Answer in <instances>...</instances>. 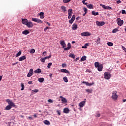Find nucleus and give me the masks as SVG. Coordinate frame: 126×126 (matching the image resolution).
Instances as JSON below:
<instances>
[{
	"instance_id": "obj_40",
	"label": "nucleus",
	"mask_w": 126,
	"mask_h": 126,
	"mask_svg": "<svg viewBox=\"0 0 126 126\" xmlns=\"http://www.w3.org/2000/svg\"><path fill=\"white\" fill-rule=\"evenodd\" d=\"M30 53L31 54H34V53H35V49H32L30 51Z\"/></svg>"
},
{
	"instance_id": "obj_4",
	"label": "nucleus",
	"mask_w": 126,
	"mask_h": 126,
	"mask_svg": "<svg viewBox=\"0 0 126 126\" xmlns=\"http://www.w3.org/2000/svg\"><path fill=\"white\" fill-rule=\"evenodd\" d=\"M104 78L105 79L109 80L111 78V74L108 72L104 73Z\"/></svg>"
},
{
	"instance_id": "obj_3",
	"label": "nucleus",
	"mask_w": 126,
	"mask_h": 126,
	"mask_svg": "<svg viewBox=\"0 0 126 126\" xmlns=\"http://www.w3.org/2000/svg\"><path fill=\"white\" fill-rule=\"evenodd\" d=\"M116 21L119 26H122L124 24V20H121V18H117Z\"/></svg>"
},
{
	"instance_id": "obj_30",
	"label": "nucleus",
	"mask_w": 126,
	"mask_h": 126,
	"mask_svg": "<svg viewBox=\"0 0 126 126\" xmlns=\"http://www.w3.org/2000/svg\"><path fill=\"white\" fill-rule=\"evenodd\" d=\"M38 80L39 82H40L41 83L44 82V78H39L38 79Z\"/></svg>"
},
{
	"instance_id": "obj_31",
	"label": "nucleus",
	"mask_w": 126,
	"mask_h": 126,
	"mask_svg": "<svg viewBox=\"0 0 126 126\" xmlns=\"http://www.w3.org/2000/svg\"><path fill=\"white\" fill-rule=\"evenodd\" d=\"M39 15L41 19H43L44 18V12H40L39 14Z\"/></svg>"
},
{
	"instance_id": "obj_52",
	"label": "nucleus",
	"mask_w": 126,
	"mask_h": 126,
	"mask_svg": "<svg viewBox=\"0 0 126 126\" xmlns=\"http://www.w3.org/2000/svg\"><path fill=\"white\" fill-rule=\"evenodd\" d=\"M100 116H101V115L100 114V113H98L96 115L95 117H97L98 118H99L100 117Z\"/></svg>"
},
{
	"instance_id": "obj_43",
	"label": "nucleus",
	"mask_w": 126,
	"mask_h": 126,
	"mask_svg": "<svg viewBox=\"0 0 126 126\" xmlns=\"http://www.w3.org/2000/svg\"><path fill=\"white\" fill-rule=\"evenodd\" d=\"M52 58V56L50 55L49 56H46L44 57L45 60L49 59L50 58Z\"/></svg>"
},
{
	"instance_id": "obj_49",
	"label": "nucleus",
	"mask_w": 126,
	"mask_h": 126,
	"mask_svg": "<svg viewBox=\"0 0 126 126\" xmlns=\"http://www.w3.org/2000/svg\"><path fill=\"white\" fill-rule=\"evenodd\" d=\"M32 92H34V93H37L39 92V90H37V89L33 90H32Z\"/></svg>"
},
{
	"instance_id": "obj_41",
	"label": "nucleus",
	"mask_w": 126,
	"mask_h": 126,
	"mask_svg": "<svg viewBox=\"0 0 126 126\" xmlns=\"http://www.w3.org/2000/svg\"><path fill=\"white\" fill-rule=\"evenodd\" d=\"M87 46H88V43L85 44L84 46L82 47V49H87Z\"/></svg>"
},
{
	"instance_id": "obj_60",
	"label": "nucleus",
	"mask_w": 126,
	"mask_h": 126,
	"mask_svg": "<svg viewBox=\"0 0 126 126\" xmlns=\"http://www.w3.org/2000/svg\"><path fill=\"white\" fill-rule=\"evenodd\" d=\"M48 29H49V27H47L46 28H44V31L45 32H46V30H48Z\"/></svg>"
},
{
	"instance_id": "obj_62",
	"label": "nucleus",
	"mask_w": 126,
	"mask_h": 126,
	"mask_svg": "<svg viewBox=\"0 0 126 126\" xmlns=\"http://www.w3.org/2000/svg\"><path fill=\"white\" fill-rule=\"evenodd\" d=\"M70 18H71V15H68V19H70Z\"/></svg>"
},
{
	"instance_id": "obj_18",
	"label": "nucleus",
	"mask_w": 126,
	"mask_h": 126,
	"mask_svg": "<svg viewBox=\"0 0 126 126\" xmlns=\"http://www.w3.org/2000/svg\"><path fill=\"white\" fill-rule=\"evenodd\" d=\"M60 44L62 46L63 48H65V47L66 46V44H65V42L64 41H60Z\"/></svg>"
},
{
	"instance_id": "obj_45",
	"label": "nucleus",
	"mask_w": 126,
	"mask_h": 126,
	"mask_svg": "<svg viewBox=\"0 0 126 126\" xmlns=\"http://www.w3.org/2000/svg\"><path fill=\"white\" fill-rule=\"evenodd\" d=\"M117 32H118V30H117V29H114L112 31V33H117Z\"/></svg>"
},
{
	"instance_id": "obj_56",
	"label": "nucleus",
	"mask_w": 126,
	"mask_h": 126,
	"mask_svg": "<svg viewBox=\"0 0 126 126\" xmlns=\"http://www.w3.org/2000/svg\"><path fill=\"white\" fill-rule=\"evenodd\" d=\"M57 112L59 116H61V111H60L59 110H58Z\"/></svg>"
},
{
	"instance_id": "obj_42",
	"label": "nucleus",
	"mask_w": 126,
	"mask_h": 126,
	"mask_svg": "<svg viewBox=\"0 0 126 126\" xmlns=\"http://www.w3.org/2000/svg\"><path fill=\"white\" fill-rule=\"evenodd\" d=\"M71 0H63V2L64 3H67V2H69Z\"/></svg>"
},
{
	"instance_id": "obj_35",
	"label": "nucleus",
	"mask_w": 126,
	"mask_h": 126,
	"mask_svg": "<svg viewBox=\"0 0 126 126\" xmlns=\"http://www.w3.org/2000/svg\"><path fill=\"white\" fill-rule=\"evenodd\" d=\"M86 92H88V93H92V89H88L86 90Z\"/></svg>"
},
{
	"instance_id": "obj_5",
	"label": "nucleus",
	"mask_w": 126,
	"mask_h": 126,
	"mask_svg": "<svg viewBox=\"0 0 126 126\" xmlns=\"http://www.w3.org/2000/svg\"><path fill=\"white\" fill-rule=\"evenodd\" d=\"M81 36H83V37H86L87 36H90L91 35V33H89L88 32H82L81 33Z\"/></svg>"
},
{
	"instance_id": "obj_24",
	"label": "nucleus",
	"mask_w": 126,
	"mask_h": 126,
	"mask_svg": "<svg viewBox=\"0 0 126 126\" xmlns=\"http://www.w3.org/2000/svg\"><path fill=\"white\" fill-rule=\"evenodd\" d=\"M92 14L94 16H96V15H99V12H96L94 11H93L92 12Z\"/></svg>"
},
{
	"instance_id": "obj_34",
	"label": "nucleus",
	"mask_w": 126,
	"mask_h": 126,
	"mask_svg": "<svg viewBox=\"0 0 126 126\" xmlns=\"http://www.w3.org/2000/svg\"><path fill=\"white\" fill-rule=\"evenodd\" d=\"M100 64H99V62H95L94 63V66L95 67H99Z\"/></svg>"
},
{
	"instance_id": "obj_37",
	"label": "nucleus",
	"mask_w": 126,
	"mask_h": 126,
	"mask_svg": "<svg viewBox=\"0 0 126 126\" xmlns=\"http://www.w3.org/2000/svg\"><path fill=\"white\" fill-rule=\"evenodd\" d=\"M21 53H22L21 51L20 50L19 52L16 55V58H17V57H19V56L21 55Z\"/></svg>"
},
{
	"instance_id": "obj_55",
	"label": "nucleus",
	"mask_w": 126,
	"mask_h": 126,
	"mask_svg": "<svg viewBox=\"0 0 126 126\" xmlns=\"http://www.w3.org/2000/svg\"><path fill=\"white\" fill-rule=\"evenodd\" d=\"M65 66H66V63H63L62 64V67H65Z\"/></svg>"
},
{
	"instance_id": "obj_54",
	"label": "nucleus",
	"mask_w": 126,
	"mask_h": 126,
	"mask_svg": "<svg viewBox=\"0 0 126 126\" xmlns=\"http://www.w3.org/2000/svg\"><path fill=\"white\" fill-rule=\"evenodd\" d=\"M69 50L68 47H66L64 48V51H68Z\"/></svg>"
},
{
	"instance_id": "obj_46",
	"label": "nucleus",
	"mask_w": 126,
	"mask_h": 126,
	"mask_svg": "<svg viewBox=\"0 0 126 126\" xmlns=\"http://www.w3.org/2000/svg\"><path fill=\"white\" fill-rule=\"evenodd\" d=\"M83 10L85 13H87V8L86 7H84Z\"/></svg>"
},
{
	"instance_id": "obj_38",
	"label": "nucleus",
	"mask_w": 126,
	"mask_h": 126,
	"mask_svg": "<svg viewBox=\"0 0 126 126\" xmlns=\"http://www.w3.org/2000/svg\"><path fill=\"white\" fill-rule=\"evenodd\" d=\"M69 57L72 58V59H75V55H74V54H71L69 55Z\"/></svg>"
},
{
	"instance_id": "obj_25",
	"label": "nucleus",
	"mask_w": 126,
	"mask_h": 126,
	"mask_svg": "<svg viewBox=\"0 0 126 126\" xmlns=\"http://www.w3.org/2000/svg\"><path fill=\"white\" fill-rule=\"evenodd\" d=\"M72 9H69L68 10V15H72Z\"/></svg>"
},
{
	"instance_id": "obj_6",
	"label": "nucleus",
	"mask_w": 126,
	"mask_h": 126,
	"mask_svg": "<svg viewBox=\"0 0 126 126\" xmlns=\"http://www.w3.org/2000/svg\"><path fill=\"white\" fill-rule=\"evenodd\" d=\"M32 21H34V22H37V23H43V21L37 18H32Z\"/></svg>"
},
{
	"instance_id": "obj_51",
	"label": "nucleus",
	"mask_w": 126,
	"mask_h": 126,
	"mask_svg": "<svg viewBox=\"0 0 126 126\" xmlns=\"http://www.w3.org/2000/svg\"><path fill=\"white\" fill-rule=\"evenodd\" d=\"M48 102H49V103H53V100L49 99L48 100Z\"/></svg>"
},
{
	"instance_id": "obj_2",
	"label": "nucleus",
	"mask_w": 126,
	"mask_h": 126,
	"mask_svg": "<svg viewBox=\"0 0 126 126\" xmlns=\"http://www.w3.org/2000/svg\"><path fill=\"white\" fill-rule=\"evenodd\" d=\"M6 102L8 103L9 106H10L11 107H15V104L12 102V100H10V99H6Z\"/></svg>"
},
{
	"instance_id": "obj_47",
	"label": "nucleus",
	"mask_w": 126,
	"mask_h": 126,
	"mask_svg": "<svg viewBox=\"0 0 126 126\" xmlns=\"http://www.w3.org/2000/svg\"><path fill=\"white\" fill-rule=\"evenodd\" d=\"M46 59H45V58H42L41 59H40V61L42 62V63H45V60Z\"/></svg>"
},
{
	"instance_id": "obj_64",
	"label": "nucleus",
	"mask_w": 126,
	"mask_h": 126,
	"mask_svg": "<svg viewBox=\"0 0 126 126\" xmlns=\"http://www.w3.org/2000/svg\"><path fill=\"white\" fill-rule=\"evenodd\" d=\"M28 118L30 120H33V119L32 117H29Z\"/></svg>"
},
{
	"instance_id": "obj_11",
	"label": "nucleus",
	"mask_w": 126,
	"mask_h": 126,
	"mask_svg": "<svg viewBox=\"0 0 126 126\" xmlns=\"http://www.w3.org/2000/svg\"><path fill=\"white\" fill-rule=\"evenodd\" d=\"M60 98L62 99L61 101H62V103H66V102H67L66 98L63 97V96H60Z\"/></svg>"
},
{
	"instance_id": "obj_44",
	"label": "nucleus",
	"mask_w": 126,
	"mask_h": 126,
	"mask_svg": "<svg viewBox=\"0 0 126 126\" xmlns=\"http://www.w3.org/2000/svg\"><path fill=\"white\" fill-rule=\"evenodd\" d=\"M51 66H52V63H50L48 64L47 67L48 68H51Z\"/></svg>"
},
{
	"instance_id": "obj_16",
	"label": "nucleus",
	"mask_w": 126,
	"mask_h": 126,
	"mask_svg": "<svg viewBox=\"0 0 126 126\" xmlns=\"http://www.w3.org/2000/svg\"><path fill=\"white\" fill-rule=\"evenodd\" d=\"M97 70L98 71H102L103 70V64H100L99 67H97Z\"/></svg>"
},
{
	"instance_id": "obj_28",
	"label": "nucleus",
	"mask_w": 126,
	"mask_h": 126,
	"mask_svg": "<svg viewBox=\"0 0 126 126\" xmlns=\"http://www.w3.org/2000/svg\"><path fill=\"white\" fill-rule=\"evenodd\" d=\"M100 42L101 39H100V38L98 37V38L95 41V43L97 44V45H99V44H100Z\"/></svg>"
},
{
	"instance_id": "obj_50",
	"label": "nucleus",
	"mask_w": 126,
	"mask_h": 126,
	"mask_svg": "<svg viewBox=\"0 0 126 126\" xmlns=\"http://www.w3.org/2000/svg\"><path fill=\"white\" fill-rule=\"evenodd\" d=\"M73 21H73L71 19L70 20H69V23H70V24H72V23H73Z\"/></svg>"
},
{
	"instance_id": "obj_63",
	"label": "nucleus",
	"mask_w": 126,
	"mask_h": 126,
	"mask_svg": "<svg viewBox=\"0 0 126 126\" xmlns=\"http://www.w3.org/2000/svg\"><path fill=\"white\" fill-rule=\"evenodd\" d=\"M123 49L124 51H125V52H126V47H123Z\"/></svg>"
},
{
	"instance_id": "obj_48",
	"label": "nucleus",
	"mask_w": 126,
	"mask_h": 126,
	"mask_svg": "<svg viewBox=\"0 0 126 126\" xmlns=\"http://www.w3.org/2000/svg\"><path fill=\"white\" fill-rule=\"evenodd\" d=\"M67 48H68L69 49H70V48H71V44H70V43H68L67 44Z\"/></svg>"
},
{
	"instance_id": "obj_32",
	"label": "nucleus",
	"mask_w": 126,
	"mask_h": 126,
	"mask_svg": "<svg viewBox=\"0 0 126 126\" xmlns=\"http://www.w3.org/2000/svg\"><path fill=\"white\" fill-rule=\"evenodd\" d=\"M12 108V107L10 106V105H7L5 107V110H6L7 111H9V110H10V109H11Z\"/></svg>"
},
{
	"instance_id": "obj_26",
	"label": "nucleus",
	"mask_w": 126,
	"mask_h": 126,
	"mask_svg": "<svg viewBox=\"0 0 126 126\" xmlns=\"http://www.w3.org/2000/svg\"><path fill=\"white\" fill-rule=\"evenodd\" d=\"M87 7L90 9H92L93 8V5H92V4H88L87 5Z\"/></svg>"
},
{
	"instance_id": "obj_20",
	"label": "nucleus",
	"mask_w": 126,
	"mask_h": 126,
	"mask_svg": "<svg viewBox=\"0 0 126 126\" xmlns=\"http://www.w3.org/2000/svg\"><path fill=\"white\" fill-rule=\"evenodd\" d=\"M72 30H76L77 29V25L76 24H73L72 26Z\"/></svg>"
},
{
	"instance_id": "obj_9",
	"label": "nucleus",
	"mask_w": 126,
	"mask_h": 126,
	"mask_svg": "<svg viewBox=\"0 0 126 126\" xmlns=\"http://www.w3.org/2000/svg\"><path fill=\"white\" fill-rule=\"evenodd\" d=\"M33 73V69H30L29 72L27 74V77H31Z\"/></svg>"
},
{
	"instance_id": "obj_39",
	"label": "nucleus",
	"mask_w": 126,
	"mask_h": 126,
	"mask_svg": "<svg viewBox=\"0 0 126 126\" xmlns=\"http://www.w3.org/2000/svg\"><path fill=\"white\" fill-rule=\"evenodd\" d=\"M21 87H22L21 90L22 91H23V90H24V84L21 83Z\"/></svg>"
},
{
	"instance_id": "obj_21",
	"label": "nucleus",
	"mask_w": 126,
	"mask_h": 126,
	"mask_svg": "<svg viewBox=\"0 0 126 126\" xmlns=\"http://www.w3.org/2000/svg\"><path fill=\"white\" fill-rule=\"evenodd\" d=\"M29 33V31L28 30H25L24 31H23L22 32V34L23 35H28V34Z\"/></svg>"
},
{
	"instance_id": "obj_19",
	"label": "nucleus",
	"mask_w": 126,
	"mask_h": 126,
	"mask_svg": "<svg viewBox=\"0 0 126 126\" xmlns=\"http://www.w3.org/2000/svg\"><path fill=\"white\" fill-rule=\"evenodd\" d=\"M63 113L65 114H68L69 113V109L68 108H65L63 109Z\"/></svg>"
},
{
	"instance_id": "obj_13",
	"label": "nucleus",
	"mask_w": 126,
	"mask_h": 126,
	"mask_svg": "<svg viewBox=\"0 0 126 126\" xmlns=\"http://www.w3.org/2000/svg\"><path fill=\"white\" fill-rule=\"evenodd\" d=\"M22 23L25 25H26L27 23H28V20H27V19H22Z\"/></svg>"
},
{
	"instance_id": "obj_12",
	"label": "nucleus",
	"mask_w": 126,
	"mask_h": 126,
	"mask_svg": "<svg viewBox=\"0 0 126 126\" xmlns=\"http://www.w3.org/2000/svg\"><path fill=\"white\" fill-rule=\"evenodd\" d=\"M61 72H63V73H67L68 74H69L70 73V72L66 69H61Z\"/></svg>"
},
{
	"instance_id": "obj_10",
	"label": "nucleus",
	"mask_w": 126,
	"mask_h": 126,
	"mask_svg": "<svg viewBox=\"0 0 126 126\" xmlns=\"http://www.w3.org/2000/svg\"><path fill=\"white\" fill-rule=\"evenodd\" d=\"M100 5H101L102 7L103 8H104V9H113V8H112L109 6H106V5L100 4Z\"/></svg>"
},
{
	"instance_id": "obj_1",
	"label": "nucleus",
	"mask_w": 126,
	"mask_h": 126,
	"mask_svg": "<svg viewBox=\"0 0 126 126\" xmlns=\"http://www.w3.org/2000/svg\"><path fill=\"white\" fill-rule=\"evenodd\" d=\"M118 94H117V91H114L112 92V98L115 101H116L118 99Z\"/></svg>"
},
{
	"instance_id": "obj_8",
	"label": "nucleus",
	"mask_w": 126,
	"mask_h": 126,
	"mask_svg": "<svg viewBox=\"0 0 126 126\" xmlns=\"http://www.w3.org/2000/svg\"><path fill=\"white\" fill-rule=\"evenodd\" d=\"M26 25L28 28H32L34 26L33 23L31 22H28Z\"/></svg>"
},
{
	"instance_id": "obj_36",
	"label": "nucleus",
	"mask_w": 126,
	"mask_h": 126,
	"mask_svg": "<svg viewBox=\"0 0 126 126\" xmlns=\"http://www.w3.org/2000/svg\"><path fill=\"white\" fill-rule=\"evenodd\" d=\"M107 44L109 47H113L114 45V43H113V42H108Z\"/></svg>"
},
{
	"instance_id": "obj_17",
	"label": "nucleus",
	"mask_w": 126,
	"mask_h": 126,
	"mask_svg": "<svg viewBox=\"0 0 126 126\" xmlns=\"http://www.w3.org/2000/svg\"><path fill=\"white\" fill-rule=\"evenodd\" d=\"M25 60H26V56H23L19 59V62H22V61H24Z\"/></svg>"
},
{
	"instance_id": "obj_14",
	"label": "nucleus",
	"mask_w": 126,
	"mask_h": 126,
	"mask_svg": "<svg viewBox=\"0 0 126 126\" xmlns=\"http://www.w3.org/2000/svg\"><path fill=\"white\" fill-rule=\"evenodd\" d=\"M85 101H83L80 102V103L79 104V106L80 107V108H82V107H84V106H85Z\"/></svg>"
},
{
	"instance_id": "obj_33",
	"label": "nucleus",
	"mask_w": 126,
	"mask_h": 126,
	"mask_svg": "<svg viewBox=\"0 0 126 126\" xmlns=\"http://www.w3.org/2000/svg\"><path fill=\"white\" fill-rule=\"evenodd\" d=\"M86 61V56H83L81 59V62H84Z\"/></svg>"
},
{
	"instance_id": "obj_15",
	"label": "nucleus",
	"mask_w": 126,
	"mask_h": 126,
	"mask_svg": "<svg viewBox=\"0 0 126 126\" xmlns=\"http://www.w3.org/2000/svg\"><path fill=\"white\" fill-rule=\"evenodd\" d=\"M82 83L83 84H86V85H87V86H91V85H93V84H94V83H90L88 82H85V81H83L82 82Z\"/></svg>"
},
{
	"instance_id": "obj_58",
	"label": "nucleus",
	"mask_w": 126,
	"mask_h": 126,
	"mask_svg": "<svg viewBox=\"0 0 126 126\" xmlns=\"http://www.w3.org/2000/svg\"><path fill=\"white\" fill-rule=\"evenodd\" d=\"M86 72H91V71H90V70H89V69H87L86 71Z\"/></svg>"
},
{
	"instance_id": "obj_22",
	"label": "nucleus",
	"mask_w": 126,
	"mask_h": 126,
	"mask_svg": "<svg viewBox=\"0 0 126 126\" xmlns=\"http://www.w3.org/2000/svg\"><path fill=\"white\" fill-rule=\"evenodd\" d=\"M42 72V70L40 68H38L34 71V73H41Z\"/></svg>"
},
{
	"instance_id": "obj_53",
	"label": "nucleus",
	"mask_w": 126,
	"mask_h": 126,
	"mask_svg": "<svg viewBox=\"0 0 126 126\" xmlns=\"http://www.w3.org/2000/svg\"><path fill=\"white\" fill-rule=\"evenodd\" d=\"M122 14H126V10H122Z\"/></svg>"
},
{
	"instance_id": "obj_7",
	"label": "nucleus",
	"mask_w": 126,
	"mask_h": 126,
	"mask_svg": "<svg viewBox=\"0 0 126 126\" xmlns=\"http://www.w3.org/2000/svg\"><path fill=\"white\" fill-rule=\"evenodd\" d=\"M96 24L97 26H99V27H101V26H103V25H105V22L96 21Z\"/></svg>"
},
{
	"instance_id": "obj_57",
	"label": "nucleus",
	"mask_w": 126,
	"mask_h": 126,
	"mask_svg": "<svg viewBox=\"0 0 126 126\" xmlns=\"http://www.w3.org/2000/svg\"><path fill=\"white\" fill-rule=\"evenodd\" d=\"M43 55H44V56H47V52L46 51H44L43 53Z\"/></svg>"
},
{
	"instance_id": "obj_23",
	"label": "nucleus",
	"mask_w": 126,
	"mask_h": 126,
	"mask_svg": "<svg viewBox=\"0 0 126 126\" xmlns=\"http://www.w3.org/2000/svg\"><path fill=\"white\" fill-rule=\"evenodd\" d=\"M44 124L45 125H47V126H50L51 125V123H50V121L48 120H45L43 121Z\"/></svg>"
},
{
	"instance_id": "obj_59",
	"label": "nucleus",
	"mask_w": 126,
	"mask_h": 126,
	"mask_svg": "<svg viewBox=\"0 0 126 126\" xmlns=\"http://www.w3.org/2000/svg\"><path fill=\"white\" fill-rule=\"evenodd\" d=\"M33 83V81H30L28 82V84H32Z\"/></svg>"
},
{
	"instance_id": "obj_27",
	"label": "nucleus",
	"mask_w": 126,
	"mask_h": 126,
	"mask_svg": "<svg viewBox=\"0 0 126 126\" xmlns=\"http://www.w3.org/2000/svg\"><path fill=\"white\" fill-rule=\"evenodd\" d=\"M63 80L64 82H65L66 83H67L68 82V79H67V77H63Z\"/></svg>"
},
{
	"instance_id": "obj_29",
	"label": "nucleus",
	"mask_w": 126,
	"mask_h": 126,
	"mask_svg": "<svg viewBox=\"0 0 126 126\" xmlns=\"http://www.w3.org/2000/svg\"><path fill=\"white\" fill-rule=\"evenodd\" d=\"M61 9L63 10V12H65V11H66V7L64 6H62Z\"/></svg>"
},
{
	"instance_id": "obj_61",
	"label": "nucleus",
	"mask_w": 126,
	"mask_h": 126,
	"mask_svg": "<svg viewBox=\"0 0 126 126\" xmlns=\"http://www.w3.org/2000/svg\"><path fill=\"white\" fill-rule=\"evenodd\" d=\"M121 2H122V1H121V0H119L117 1V3H118L119 4V3H121Z\"/></svg>"
}]
</instances>
